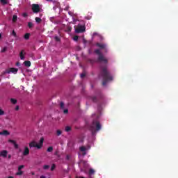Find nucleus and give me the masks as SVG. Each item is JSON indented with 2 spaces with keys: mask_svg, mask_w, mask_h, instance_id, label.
<instances>
[{
  "mask_svg": "<svg viewBox=\"0 0 178 178\" xmlns=\"http://www.w3.org/2000/svg\"><path fill=\"white\" fill-rule=\"evenodd\" d=\"M18 72V69H16V67H10V69H6L5 71V73L10 74V73H14L16 74Z\"/></svg>",
  "mask_w": 178,
  "mask_h": 178,
  "instance_id": "6",
  "label": "nucleus"
},
{
  "mask_svg": "<svg viewBox=\"0 0 178 178\" xmlns=\"http://www.w3.org/2000/svg\"><path fill=\"white\" fill-rule=\"evenodd\" d=\"M17 15H14L13 16V22H17Z\"/></svg>",
  "mask_w": 178,
  "mask_h": 178,
  "instance_id": "21",
  "label": "nucleus"
},
{
  "mask_svg": "<svg viewBox=\"0 0 178 178\" xmlns=\"http://www.w3.org/2000/svg\"><path fill=\"white\" fill-rule=\"evenodd\" d=\"M32 175H35V173H34V172H33V173H32Z\"/></svg>",
  "mask_w": 178,
  "mask_h": 178,
  "instance_id": "48",
  "label": "nucleus"
},
{
  "mask_svg": "<svg viewBox=\"0 0 178 178\" xmlns=\"http://www.w3.org/2000/svg\"><path fill=\"white\" fill-rule=\"evenodd\" d=\"M40 10H41V8L38 3L32 4V11L33 12V13H39Z\"/></svg>",
  "mask_w": 178,
  "mask_h": 178,
  "instance_id": "4",
  "label": "nucleus"
},
{
  "mask_svg": "<svg viewBox=\"0 0 178 178\" xmlns=\"http://www.w3.org/2000/svg\"><path fill=\"white\" fill-rule=\"evenodd\" d=\"M19 105H17V106L15 107V111H19Z\"/></svg>",
  "mask_w": 178,
  "mask_h": 178,
  "instance_id": "38",
  "label": "nucleus"
},
{
  "mask_svg": "<svg viewBox=\"0 0 178 178\" xmlns=\"http://www.w3.org/2000/svg\"><path fill=\"white\" fill-rule=\"evenodd\" d=\"M22 16H24V17H27L28 14L26 13H24L22 14Z\"/></svg>",
  "mask_w": 178,
  "mask_h": 178,
  "instance_id": "37",
  "label": "nucleus"
},
{
  "mask_svg": "<svg viewBox=\"0 0 178 178\" xmlns=\"http://www.w3.org/2000/svg\"><path fill=\"white\" fill-rule=\"evenodd\" d=\"M29 154H30V149L29 147H24V152H22V155H24V156H26L27 155H29Z\"/></svg>",
  "mask_w": 178,
  "mask_h": 178,
  "instance_id": "8",
  "label": "nucleus"
},
{
  "mask_svg": "<svg viewBox=\"0 0 178 178\" xmlns=\"http://www.w3.org/2000/svg\"><path fill=\"white\" fill-rule=\"evenodd\" d=\"M54 39L56 40V41H60V38H59L58 35H56V37H54Z\"/></svg>",
  "mask_w": 178,
  "mask_h": 178,
  "instance_id": "29",
  "label": "nucleus"
},
{
  "mask_svg": "<svg viewBox=\"0 0 178 178\" xmlns=\"http://www.w3.org/2000/svg\"><path fill=\"white\" fill-rule=\"evenodd\" d=\"M100 75L103 77V86H106L108 81H111L113 80V77L112 74H111L108 66H102V71L100 72Z\"/></svg>",
  "mask_w": 178,
  "mask_h": 178,
  "instance_id": "1",
  "label": "nucleus"
},
{
  "mask_svg": "<svg viewBox=\"0 0 178 178\" xmlns=\"http://www.w3.org/2000/svg\"><path fill=\"white\" fill-rule=\"evenodd\" d=\"M1 37H2V34H0V40H1Z\"/></svg>",
  "mask_w": 178,
  "mask_h": 178,
  "instance_id": "47",
  "label": "nucleus"
},
{
  "mask_svg": "<svg viewBox=\"0 0 178 178\" xmlns=\"http://www.w3.org/2000/svg\"><path fill=\"white\" fill-rule=\"evenodd\" d=\"M24 65H25L26 67H30V66H31V62H30V60H25Z\"/></svg>",
  "mask_w": 178,
  "mask_h": 178,
  "instance_id": "15",
  "label": "nucleus"
},
{
  "mask_svg": "<svg viewBox=\"0 0 178 178\" xmlns=\"http://www.w3.org/2000/svg\"><path fill=\"white\" fill-rule=\"evenodd\" d=\"M97 33H93V35H97Z\"/></svg>",
  "mask_w": 178,
  "mask_h": 178,
  "instance_id": "45",
  "label": "nucleus"
},
{
  "mask_svg": "<svg viewBox=\"0 0 178 178\" xmlns=\"http://www.w3.org/2000/svg\"><path fill=\"white\" fill-rule=\"evenodd\" d=\"M35 22H36L37 23H41V22H42L41 17H35Z\"/></svg>",
  "mask_w": 178,
  "mask_h": 178,
  "instance_id": "20",
  "label": "nucleus"
},
{
  "mask_svg": "<svg viewBox=\"0 0 178 178\" xmlns=\"http://www.w3.org/2000/svg\"><path fill=\"white\" fill-rule=\"evenodd\" d=\"M8 152L6 149H3V151H0V156H3V158H7Z\"/></svg>",
  "mask_w": 178,
  "mask_h": 178,
  "instance_id": "9",
  "label": "nucleus"
},
{
  "mask_svg": "<svg viewBox=\"0 0 178 178\" xmlns=\"http://www.w3.org/2000/svg\"><path fill=\"white\" fill-rule=\"evenodd\" d=\"M78 40H79V36L78 35H74V41H78Z\"/></svg>",
  "mask_w": 178,
  "mask_h": 178,
  "instance_id": "32",
  "label": "nucleus"
},
{
  "mask_svg": "<svg viewBox=\"0 0 178 178\" xmlns=\"http://www.w3.org/2000/svg\"><path fill=\"white\" fill-rule=\"evenodd\" d=\"M24 168V165H20L19 167H18V170H22V169H23Z\"/></svg>",
  "mask_w": 178,
  "mask_h": 178,
  "instance_id": "30",
  "label": "nucleus"
},
{
  "mask_svg": "<svg viewBox=\"0 0 178 178\" xmlns=\"http://www.w3.org/2000/svg\"><path fill=\"white\" fill-rule=\"evenodd\" d=\"M69 111L68 109H64V113H68Z\"/></svg>",
  "mask_w": 178,
  "mask_h": 178,
  "instance_id": "39",
  "label": "nucleus"
},
{
  "mask_svg": "<svg viewBox=\"0 0 178 178\" xmlns=\"http://www.w3.org/2000/svg\"><path fill=\"white\" fill-rule=\"evenodd\" d=\"M56 134H57V136H60V134H62V131L61 130H57L56 131Z\"/></svg>",
  "mask_w": 178,
  "mask_h": 178,
  "instance_id": "27",
  "label": "nucleus"
},
{
  "mask_svg": "<svg viewBox=\"0 0 178 178\" xmlns=\"http://www.w3.org/2000/svg\"><path fill=\"white\" fill-rule=\"evenodd\" d=\"M38 143H36V141H31V143H29V147L30 148H33V147H36V148H38Z\"/></svg>",
  "mask_w": 178,
  "mask_h": 178,
  "instance_id": "11",
  "label": "nucleus"
},
{
  "mask_svg": "<svg viewBox=\"0 0 178 178\" xmlns=\"http://www.w3.org/2000/svg\"><path fill=\"white\" fill-rule=\"evenodd\" d=\"M24 38H25V40H29V38H30V33H26L25 34V35H24Z\"/></svg>",
  "mask_w": 178,
  "mask_h": 178,
  "instance_id": "17",
  "label": "nucleus"
},
{
  "mask_svg": "<svg viewBox=\"0 0 178 178\" xmlns=\"http://www.w3.org/2000/svg\"><path fill=\"white\" fill-rule=\"evenodd\" d=\"M10 102H11L12 104H15L17 102V99H16L15 98H11Z\"/></svg>",
  "mask_w": 178,
  "mask_h": 178,
  "instance_id": "18",
  "label": "nucleus"
},
{
  "mask_svg": "<svg viewBox=\"0 0 178 178\" xmlns=\"http://www.w3.org/2000/svg\"><path fill=\"white\" fill-rule=\"evenodd\" d=\"M2 115H5V112L3 111V109L0 108V116Z\"/></svg>",
  "mask_w": 178,
  "mask_h": 178,
  "instance_id": "28",
  "label": "nucleus"
},
{
  "mask_svg": "<svg viewBox=\"0 0 178 178\" xmlns=\"http://www.w3.org/2000/svg\"><path fill=\"white\" fill-rule=\"evenodd\" d=\"M9 134H10V133L8 130H3V131H0V136H9Z\"/></svg>",
  "mask_w": 178,
  "mask_h": 178,
  "instance_id": "12",
  "label": "nucleus"
},
{
  "mask_svg": "<svg viewBox=\"0 0 178 178\" xmlns=\"http://www.w3.org/2000/svg\"><path fill=\"white\" fill-rule=\"evenodd\" d=\"M55 168H56V165L55 163H53V165H51V170H54Z\"/></svg>",
  "mask_w": 178,
  "mask_h": 178,
  "instance_id": "36",
  "label": "nucleus"
},
{
  "mask_svg": "<svg viewBox=\"0 0 178 178\" xmlns=\"http://www.w3.org/2000/svg\"><path fill=\"white\" fill-rule=\"evenodd\" d=\"M72 130V127L70 126H66L65 131H70Z\"/></svg>",
  "mask_w": 178,
  "mask_h": 178,
  "instance_id": "22",
  "label": "nucleus"
},
{
  "mask_svg": "<svg viewBox=\"0 0 178 178\" xmlns=\"http://www.w3.org/2000/svg\"><path fill=\"white\" fill-rule=\"evenodd\" d=\"M19 57L21 59H24V51H21V52H19Z\"/></svg>",
  "mask_w": 178,
  "mask_h": 178,
  "instance_id": "19",
  "label": "nucleus"
},
{
  "mask_svg": "<svg viewBox=\"0 0 178 178\" xmlns=\"http://www.w3.org/2000/svg\"><path fill=\"white\" fill-rule=\"evenodd\" d=\"M44 137H41V138H40V143H39V144H38V149H40V148H42V145H43V143H44Z\"/></svg>",
  "mask_w": 178,
  "mask_h": 178,
  "instance_id": "10",
  "label": "nucleus"
},
{
  "mask_svg": "<svg viewBox=\"0 0 178 178\" xmlns=\"http://www.w3.org/2000/svg\"><path fill=\"white\" fill-rule=\"evenodd\" d=\"M33 24L31 22H28V27H29V29H31V27H33Z\"/></svg>",
  "mask_w": 178,
  "mask_h": 178,
  "instance_id": "25",
  "label": "nucleus"
},
{
  "mask_svg": "<svg viewBox=\"0 0 178 178\" xmlns=\"http://www.w3.org/2000/svg\"><path fill=\"white\" fill-rule=\"evenodd\" d=\"M6 51V48H3L1 51V52H5Z\"/></svg>",
  "mask_w": 178,
  "mask_h": 178,
  "instance_id": "41",
  "label": "nucleus"
},
{
  "mask_svg": "<svg viewBox=\"0 0 178 178\" xmlns=\"http://www.w3.org/2000/svg\"><path fill=\"white\" fill-rule=\"evenodd\" d=\"M12 155L10 154H8V159H11Z\"/></svg>",
  "mask_w": 178,
  "mask_h": 178,
  "instance_id": "40",
  "label": "nucleus"
},
{
  "mask_svg": "<svg viewBox=\"0 0 178 178\" xmlns=\"http://www.w3.org/2000/svg\"><path fill=\"white\" fill-rule=\"evenodd\" d=\"M19 65H20L19 62H17V66H19Z\"/></svg>",
  "mask_w": 178,
  "mask_h": 178,
  "instance_id": "42",
  "label": "nucleus"
},
{
  "mask_svg": "<svg viewBox=\"0 0 178 178\" xmlns=\"http://www.w3.org/2000/svg\"><path fill=\"white\" fill-rule=\"evenodd\" d=\"M79 149H80V151H81L83 152V155H86V151L87 148H86V147H84V146L80 147Z\"/></svg>",
  "mask_w": 178,
  "mask_h": 178,
  "instance_id": "14",
  "label": "nucleus"
},
{
  "mask_svg": "<svg viewBox=\"0 0 178 178\" xmlns=\"http://www.w3.org/2000/svg\"><path fill=\"white\" fill-rule=\"evenodd\" d=\"M53 149V147H49V148H47V152H52Z\"/></svg>",
  "mask_w": 178,
  "mask_h": 178,
  "instance_id": "26",
  "label": "nucleus"
},
{
  "mask_svg": "<svg viewBox=\"0 0 178 178\" xmlns=\"http://www.w3.org/2000/svg\"><path fill=\"white\" fill-rule=\"evenodd\" d=\"M72 28L70 26H67V27L65 29V31H68V32L72 31Z\"/></svg>",
  "mask_w": 178,
  "mask_h": 178,
  "instance_id": "23",
  "label": "nucleus"
},
{
  "mask_svg": "<svg viewBox=\"0 0 178 178\" xmlns=\"http://www.w3.org/2000/svg\"><path fill=\"white\" fill-rule=\"evenodd\" d=\"M60 108H61V109H64L65 108L64 102H60Z\"/></svg>",
  "mask_w": 178,
  "mask_h": 178,
  "instance_id": "24",
  "label": "nucleus"
},
{
  "mask_svg": "<svg viewBox=\"0 0 178 178\" xmlns=\"http://www.w3.org/2000/svg\"><path fill=\"white\" fill-rule=\"evenodd\" d=\"M17 175H23V172H22V170H18V172H17Z\"/></svg>",
  "mask_w": 178,
  "mask_h": 178,
  "instance_id": "34",
  "label": "nucleus"
},
{
  "mask_svg": "<svg viewBox=\"0 0 178 178\" xmlns=\"http://www.w3.org/2000/svg\"><path fill=\"white\" fill-rule=\"evenodd\" d=\"M12 35H14V37H17V33H16V31H15V30H13Z\"/></svg>",
  "mask_w": 178,
  "mask_h": 178,
  "instance_id": "33",
  "label": "nucleus"
},
{
  "mask_svg": "<svg viewBox=\"0 0 178 178\" xmlns=\"http://www.w3.org/2000/svg\"><path fill=\"white\" fill-rule=\"evenodd\" d=\"M43 168L45 169V170L49 169V165H44L43 166Z\"/></svg>",
  "mask_w": 178,
  "mask_h": 178,
  "instance_id": "31",
  "label": "nucleus"
},
{
  "mask_svg": "<svg viewBox=\"0 0 178 178\" xmlns=\"http://www.w3.org/2000/svg\"><path fill=\"white\" fill-rule=\"evenodd\" d=\"M95 54L99 56L97 59L99 62H104V63H108V59L105 58L102 52H101L100 49H95Z\"/></svg>",
  "mask_w": 178,
  "mask_h": 178,
  "instance_id": "3",
  "label": "nucleus"
},
{
  "mask_svg": "<svg viewBox=\"0 0 178 178\" xmlns=\"http://www.w3.org/2000/svg\"><path fill=\"white\" fill-rule=\"evenodd\" d=\"M40 178H46V176L42 175L40 176Z\"/></svg>",
  "mask_w": 178,
  "mask_h": 178,
  "instance_id": "44",
  "label": "nucleus"
},
{
  "mask_svg": "<svg viewBox=\"0 0 178 178\" xmlns=\"http://www.w3.org/2000/svg\"><path fill=\"white\" fill-rule=\"evenodd\" d=\"M66 159H70V155H67Z\"/></svg>",
  "mask_w": 178,
  "mask_h": 178,
  "instance_id": "43",
  "label": "nucleus"
},
{
  "mask_svg": "<svg viewBox=\"0 0 178 178\" xmlns=\"http://www.w3.org/2000/svg\"><path fill=\"white\" fill-rule=\"evenodd\" d=\"M8 143H11L12 144H13L15 148H19V145L18 144H17L16 141L15 140H8Z\"/></svg>",
  "mask_w": 178,
  "mask_h": 178,
  "instance_id": "13",
  "label": "nucleus"
},
{
  "mask_svg": "<svg viewBox=\"0 0 178 178\" xmlns=\"http://www.w3.org/2000/svg\"><path fill=\"white\" fill-rule=\"evenodd\" d=\"M96 46L99 47V48H100V49H105L106 51H107V46L106 44H102L101 42H97Z\"/></svg>",
  "mask_w": 178,
  "mask_h": 178,
  "instance_id": "7",
  "label": "nucleus"
},
{
  "mask_svg": "<svg viewBox=\"0 0 178 178\" xmlns=\"http://www.w3.org/2000/svg\"><path fill=\"white\" fill-rule=\"evenodd\" d=\"M8 178H14L13 176H9Z\"/></svg>",
  "mask_w": 178,
  "mask_h": 178,
  "instance_id": "46",
  "label": "nucleus"
},
{
  "mask_svg": "<svg viewBox=\"0 0 178 178\" xmlns=\"http://www.w3.org/2000/svg\"><path fill=\"white\" fill-rule=\"evenodd\" d=\"M84 31H86L85 26H81L80 24H78V26H76L75 27V32L76 33H84Z\"/></svg>",
  "mask_w": 178,
  "mask_h": 178,
  "instance_id": "5",
  "label": "nucleus"
},
{
  "mask_svg": "<svg viewBox=\"0 0 178 178\" xmlns=\"http://www.w3.org/2000/svg\"><path fill=\"white\" fill-rule=\"evenodd\" d=\"M90 99H91L93 102H97V101H98V97H96L95 95H93L92 97H90Z\"/></svg>",
  "mask_w": 178,
  "mask_h": 178,
  "instance_id": "16",
  "label": "nucleus"
},
{
  "mask_svg": "<svg viewBox=\"0 0 178 178\" xmlns=\"http://www.w3.org/2000/svg\"><path fill=\"white\" fill-rule=\"evenodd\" d=\"M101 129H102L101 123H99L98 120H93L90 126V130L92 131V135L95 134L96 131L101 130Z\"/></svg>",
  "mask_w": 178,
  "mask_h": 178,
  "instance_id": "2",
  "label": "nucleus"
},
{
  "mask_svg": "<svg viewBox=\"0 0 178 178\" xmlns=\"http://www.w3.org/2000/svg\"><path fill=\"white\" fill-rule=\"evenodd\" d=\"M84 77H86V73H81V78L83 79Z\"/></svg>",
  "mask_w": 178,
  "mask_h": 178,
  "instance_id": "35",
  "label": "nucleus"
}]
</instances>
